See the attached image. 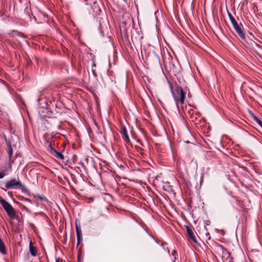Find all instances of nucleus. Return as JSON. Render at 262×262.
<instances>
[{"mask_svg": "<svg viewBox=\"0 0 262 262\" xmlns=\"http://www.w3.org/2000/svg\"><path fill=\"white\" fill-rule=\"evenodd\" d=\"M2 206L10 217H14L15 215V210L12 205L6 200L2 201Z\"/></svg>", "mask_w": 262, "mask_h": 262, "instance_id": "4", "label": "nucleus"}, {"mask_svg": "<svg viewBox=\"0 0 262 262\" xmlns=\"http://www.w3.org/2000/svg\"><path fill=\"white\" fill-rule=\"evenodd\" d=\"M250 116L258 125L262 128V121L252 112H250Z\"/></svg>", "mask_w": 262, "mask_h": 262, "instance_id": "12", "label": "nucleus"}, {"mask_svg": "<svg viewBox=\"0 0 262 262\" xmlns=\"http://www.w3.org/2000/svg\"><path fill=\"white\" fill-rule=\"evenodd\" d=\"M168 84L170 89V91L172 94V96L173 98L177 108L178 110H180L179 108V103L183 104L184 103L185 98V95L186 93L184 91L182 88L181 86H178L176 89V91L178 92V93H180V99H179L178 96L175 93V92L174 91V89L173 88L172 85L171 83L169 81H168Z\"/></svg>", "mask_w": 262, "mask_h": 262, "instance_id": "2", "label": "nucleus"}, {"mask_svg": "<svg viewBox=\"0 0 262 262\" xmlns=\"http://www.w3.org/2000/svg\"><path fill=\"white\" fill-rule=\"evenodd\" d=\"M40 214L41 215L44 214V213L42 212H40Z\"/></svg>", "mask_w": 262, "mask_h": 262, "instance_id": "36", "label": "nucleus"}, {"mask_svg": "<svg viewBox=\"0 0 262 262\" xmlns=\"http://www.w3.org/2000/svg\"><path fill=\"white\" fill-rule=\"evenodd\" d=\"M166 244H166V243H162L161 244V246L162 247H163L164 248V246H165V245H166Z\"/></svg>", "mask_w": 262, "mask_h": 262, "instance_id": "29", "label": "nucleus"}, {"mask_svg": "<svg viewBox=\"0 0 262 262\" xmlns=\"http://www.w3.org/2000/svg\"><path fill=\"white\" fill-rule=\"evenodd\" d=\"M14 162H10L8 161L7 163L5 164L3 169L2 171L5 173V176L8 175L10 172H11L12 170V164Z\"/></svg>", "mask_w": 262, "mask_h": 262, "instance_id": "6", "label": "nucleus"}, {"mask_svg": "<svg viewBox=\"0 0 262 262\" xmlns=\"http://www.w3.org/2000/svg\"><path fill=\"white\" fill-rule=\"evenodd\" d=\"M186 230L189 237L191 238L193 241L195 242V237L192 230L188 226H186Z\"/></svg>", "mask_w": 262, "mask_h": 262, "instance_id": "11", "label": "nucleus"}, {"mask_svg": "<svg viewBox=\"0 0 262 262\" xmlns=\"http://www.w3.org/2000/svg\"><path fill=\"white\" fill-rule=\"evenodd\" d=\"M29 250L32 256H36L37 255L36 248L33 245L32 242H30L29 244Z\"/></svg>", "mask_w": 262, "mask_h": 262, "instance_id": "10", "label": "nucleus"}, {"mask_svg": "<svg viewBox=\"0 0 262 262\" xmlns=\"http://www.w3.org/2000/svg\"><path fill=\"white\" fill-rule=\"evenodd\" d=\"M42 112L41 113V110H39V113L40 115L42 117H49L52 114V112L51 111H48L47 108H42Z\"/></svg>", "mask_w": 262, "mask_h": 262, "instance_id": "9", "label": "nucleus"}, {"mask_svg": "<svg viewBox=\"0 0 262 262\" xmlns=\"http://www.w3.org/2000/svg\"><path fill=\"white\" fill-rule=\"evenodd\" d=\"M24 201L27 202H29V203H32V201L30 199H28V198H25L24 199Z\"/></svg>", "mask_w": 262, "mask_h": 262, "instance_id": "23", "label": "nucleus"}, {"mask_svg": "<svg viewBox=\"0 0 262 262\" xmlns=\"http://www.w3.org/2000/svg\"><path fill=\"white\" fill-rule=\"evenodd\" d=\"M5 200L4 199L2 196H0V204L2 205V201H5Z\"/></svg>", "mask_w": 262, "mask_h": 262, "instance_id": "27", "label": "nucleus"}, {"mask_svg": "<svg viewBox=\"0 0 262 262\" xmlns=\"http://www.w3.org/2000/svg\"><path fill=\"white\" fill-rule=\"evenodd\" d=\"M78 261L79 262V257L78 258Z\"/></svg>", "mask_w": 262, "mask_h": 262, "instance_id": "39", "label": "nucleus"}, {"mask_svg": "<svg viewBox=\"0 0 262 262\" xmlns=\"http://www.w3.org/2000/svg\"><path fill=\"white\" fill-rule=\"evenodd\" d=\"M56 262H62V259L58 258L56 259Z\"/></svg>", "mask_w": 262, "mask_h": 262, "instance_id": "26", "label": "nucleus"}, {"mask_svg": "<svg viewBox=\"0 0 262 262\" xmlns=\"http://www.w3.org/2000/svg\"><path fill=\"white\" fill-rule=\"evenodd\" d=\"M145 231H146V232H147V233L149 235V236H150V237H151L153 239H155V238H154V236H153L152 234H149V233L148 232V231H147V230H145Z\"/></svg>", "mask_w": 262, "mask_h": 262, "instance_id": "28", "label": "nucleus"}, {"mask_svg": "<svg viewBox=\"0 0 262 262\" xmlns=\"http://www.w3.org/2000/svg\"><path fill=\"white\" fill-rule=\"evenodd\" d=\"M5 174L4 173H3L2 171H0V179H3V178H4L5 177Z\"/></svg>", "mask_w": 262, "mask_h": 262, "instance_id": "21", "label": "nucleus"}, {"mask_svg": "<svg viewBox=\"0 0 262 262\" xmlns=\"http://www.w3.org/2000/svg\"><path fill=\"white\" fill-rule=\"evenodd\" d=\"M8 34L12 37H14L17 34V32L15 31H11V32H8Z\"/></svg>", "mask_w": 262, "mask_h": 262, "instance_id": "17", "label": "nucleus"}, {"mask_svg": "<svg viewBox=\"0 0 262 262\" xmlns=\"http://www.w3.org/2000/svg\"><path fill=\"white\" fill-rule=\"evenodd\" d=\"M96 63H95L94 62H93V65H92V67H96Z\"/></svg>", "mask_w": 262, "mask_h": 262, "instance_id": "32", "label": "nucleus"}, {"mask_svg": "<svg viewBox=\"0 0 262 262\" xmlns=\"http://www.w3.org/2000/svg\"><path fill=\"white\" fill-rule=\"evenodd\" d=\"M203 173H202V176L201 177V182H202V181H203Z\"/></svg>", "mask_w": 262, "mask_h": 262, "instance_id": "31", "label": "nucleus"}, {"mask_svg": "<svg viewBox=\"0 0 262 262\" xmlns=\"http://www.w3.org/2000/svg\"><path fill=\"white\" fill-rule=\"evenodd\" d=\"M20 2L21 3V0H19Z\"/></svg>", "mask_w": 262, "mask_h": 262, "instance_id": "41", "label": "nucleus"}, {"mask_svg": "<svg viewBox=\"0 0 262 262\" xmlns=\"http://www.w3.org/2000/svg\"><path fill=\"white\" fill-rule=\"evenodd\" d=\"M233 27L238 36L248 45L253 48L256 47L257 48H260L259 45L256 42L253 41L251 38H250L249 36H246L244 33L243 28L241 27L238 24V23L233 26Z\"/></svg>", "mask_w": 262, "mask_h": 262, "instance_id": "3", "label": "nucleus"}, {"mask_svg": "<svg viewBox=\"0 0 262 262\" xmlns=\"http://www.w3.org/2000/svg\"><path fill=\"white\" fill-rule=\"evenodd\" d=\"M4 140H5V142H6V145H7V143H11L10 141H8V140H7V138H6V136H4Z\"/></svg>", "mask_w": 262, "mask_h": 262, "instance_id": "22", "label": "nucleus"}, {"mask_svg": "<svg viewBox=\"0 0 262 262\" xmlns=\"http://www.w3.org/2000/svg\"><path fill=\"white\" fill-rule=\"evenodd\" d=\"M185 143H190V142H189V141H185Z\"/></svg>", "mask_w": 262, "mask_h": 262, "instance_id": "34", "label": "nucleus"}, {"mask_svg": "<svg viewBox=\"0 0 262 262\" xmlns=\"http://www.w3.org/2000/svg\"><path fill=\"white\" fill-rule=\"evenodd\" d=\"M40 99L39 98L37 100L39 102L40 101Z\"/></svg>", "mask_w": 262, "mask_h": 262, "instance_id": "38", "label": "nucleus"}, {"mask_svg": "<svg viewBox=\"0 0 262 262\" xmlns=\"http://www.w3.org/2000/svg\"><path fill=\"white\" fill-rule=\"evenodd\" d=\"M3 184L5 188L1 187V189L5 191H6L7 190L15 189L19 190L25 194H28L29 193L28 188L24 184L21 183L18 178L17 179L15 178L10 179V180L4 182Z\"/></svg>", "mask_w": 262, "mask_h": 262, "instance_id": "1", "label": "nucleus"}, {"mask_svg": "<svg viewBox=\"0 0 262 262\" xmlns=\"http://www.w3.org/2000/svg\"><path fill=\"white\" fill-rule=\"evenodd\" d=\"M38 198L40 200H42V201H47V199L44 197V196H41L40 195H38Z\"/></svg>", "mask_w": 262, "mask_h": 262, "instance_id": "20", "label": "nucleus"}, {"mask_svg": "<svg viewBox=\"0 0 262 262\" xmlns=\"http://www.w3.org/2000/svg\"><path fill=\"white\" fill-rule=\"evenodd\" d=\"M155 241H156V242L157 243L159 244L158 241H157V240H156V239H155Z\"/></svg>", "mask_w": 262, "mask_h": 262, "instance_id": "37", "label": "nucleus"}, {"mask_svg": "<svg viewBox=\"0 0 262 262\" xmlns=\"http://www.w3.org/2000/svg\"><path fill=\"white\" fill-rule=\"evenodd\" d=\"M204 223L205 224V228L206 229V226H209L210 224V222L209 220H206L204 221Z\"/></svg>", "mask_w": 262, "mask_h": 262, "instance_id": "19", "label": "nucleus"}, {"mask_svg": "<svg viewBox=\"0 0 262 262\" xmlns=\"http://www.w3.org/2000/svg\"><path fill=\"white\" fill-rule=\"evenodd\" d=\"M92 73H93V74L94 76V77H96L97 76V74L96 73L95 71L94 70H93V69L92 70Z\"/></svg>", "mask_w": 262, "mask_h": 262, "instance_id": "25", "label": "nucleus"}, {"mask_svg": "<svg viewBox=\"0 0 262 262\" xmlns=\"http://www.w3.org/2000/svg\"><path fill=\"white\" fill-rule=\"evenodd\" d=\"M220 247L224 250L227 251V250L224 248V247L223 246H220Z\"/></svg>", "mask_w": 262, "mask_h": 262, "instance_id": "30", "label": "nucleus"}, {"mask_svg": "<svg viewBox=\"0 0 262 262\" xmlns=\"http://www.w3.org/2000/svg\"><path fill=\"white\" fill-rule=\"evenodd\" d=\"M48 150L52 156L56 151V150L53 147L51 143L49 144Z\"/></svg>", "mask_w": 262, "mask_h": 262, "instance_id": "15", "label": "nucleus"}, {"mask_svg": "<svg viewBox=\"0 0 262 262\" xmlns=\"http://www.w3.org/2000/svg\"><path fill=\"white\" fill-rule=\"evenodd\" d=\"M228 16L229 17L230 20V21L232 23L233 26H234L235 24H237V23L236 21V20L234 18V17L232 15V14L230 12H228Z\"/></svg>", "mask_w": 262, "mask_h": 262, "instance_id": "14", "label": "nucleus"}, {"mask_svg": "<svg viewBox=\"0 0 262 262\" xmlns=\"http://www.w3.org/2000/svg\"><path fill=\"white\" fill-rule=\"evenodd\" d=\"M99 31H100V33L101 36H104V34L103 32L100 29V27H99Z\"/></svg>", "mask_w": 262, "mask_h": 262, "instance_id": "24", "label": "nucleus"}, {"mask_svg": "<svg viewBox=\"0 0 262 262\" xmlns=\"http://www.w3.org/2000/svg\"><path fill=\"white\" fill-rule=\"evenodd\" d=\"M53 156L62 161L64 159V157L63 154L61 152H58L57 151L53 155Z\"/></svg>", "mask_w": 262, "mask_h": 262, "instance_id": "13", "label": "nucleus"}, {"mask_svg": "<svg viewBox=\"0 0 262 262\" xmlns=\"http://www.w3.org/2000/svg\"><path fill=\"white\" fill-rule=\"evenodd\" d=\"M124 2H126L127 0H123Z\"/></svg>", "mask_w": 262, "mask_h": 262, "instance_id": "40", "label": "nucleus"}, {"mask_svg": "<svg viewBox=\"0 0 262 262\" xmlns=\"http://www.w3.org/2000/svg\"><path fill=\"white\" fill-rule=\"evenodd\" d=\"M7 147L8 149V158H9L8 161H10V162H14V161L12 159V156L13 154V150L12 147L11 146V143H7Z\"/></svg>", "mask_w": 262, "mask_h": 262, "instance_id": "7", "label": "nucleus"}, {"mask_svg": "<svg viewBox=\"0 0 262 262\" xmlns=\"http://www.w3.org/2000/svg\"><path fill=\"white\" fill-rule=\"evenodd\" d=\"M75 226H76V235H77V246H78L79 245L82 241V231H81V229L80 224L79 222H77V221H76Z\"/></svg>", "mask_w": 262, "mask_h": 262, "instance_id": "5", "label": "nucleus"}, {"mask_svg": "<svg viewBox=\"0 0 262 262\" xmlns=\"http://www.w3.org/2000/svg\"><path fill=\"white\" fill-rule=\"evenodd\" d=\"M166 250H167V252H168V254H170V250H169V248H166Z\"/></svg>", "mask_w": 262, "mask_h": 262, "instance_id": "33", "label": "nucleus"}, {"mask_svg": "<svg viewBox=\"0 0 262 262\" xmlns=\"http://www.w3.org/2000/svg\"><path fill=\"white\" fill-rule=\"evenodd\" d=\"M122 138L126 142H129L130 139L129 136L127 134V131L125 127H123L122 128V130L121 132Z\"/></svg>", "mask_w": 262, "mask_h": 262, "instance_id": "8", "label": "nucleus"}, {"mask_svg": "<svg viewBox=\"0 0 262 262\" xmlns=\"http://www.w3.org/2000/svg\"><path fill=\"white\" fill-rule=\"evenodd\" d=\"M2 82L3 83H5V81H3V80H1Z\"/></svg>", "mask_w": 262, "mask_h": 262, "instance_id": "35", "label": "nucleus"}, {"mask_svg": "<svg viewBox=\"0 0 262 262\" xmlns=\"http://www.w3.org/2000/svg\"><path fill=\"white\" fill-rule=\"evenodd\" d=\"M171 255L172 256V257H173V260H172V262H175L176 259H177V257L178 256V253L176 251V250H173L172 253H171Z\"/></svg>", "mask_w": 262, "mask_h": 262, "instance_id": "16", "label": "nucleus"}, {"mask_svg": "<svg viewBox=\"0 0 262 262\" xmlns=\"http://www.w3.org/2000/svg\"><path fill=\"white\" fill-rule=\"evenodd\" d=\"M249 35L248 36H249L250 38H251L252 39V40H253V41H254L253 39H255V37H254V35L253 34V33H250V32H249Z\"/></svg>", "mask_w": 262, "mask_h": 262, "instance_id": "18", "label": "nucleus"}]
</instances>
